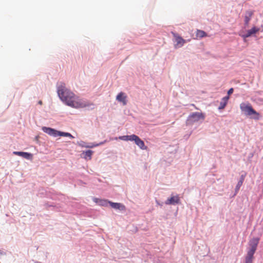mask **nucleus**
<instances>
[{
    "instance_id": "obj_3",
    "label": "nucleus",
    "mask_w": 263,
    "mask_h": 263,
    "mask_svg": "<svg viewBox=\"0 0 263 263\" xmlns=\"http://www.w3.org/2000/svg\"><path fill=\"white\" fill-rule=\"evenodd\" d=\"M240 108L242 111H243L247 115H255L256 117H255V119H258L259 114L256 112L252 107L250 103L246 104L242 103L240 105Z\"/></svg>"
},
{
    "instance_id": "obj_12",
    "label": "nucleus",
    "mask_w": 263,
    "mask_h": 263,
    "mask_svg": "<svg viewBox=\"0 0 263 263\" xmlns=\"http://www.w3.org/2000/svg\"><path fill=\"white\" fill-rule=\"evenodd\" d=\"M259 239L257 238H253L250 242V246H251V249L250 250H252L253 251H256L257 245L258 243Z\"/></svg>"
},
{
    "instance_id": "obj_6",
    "label": "nucleus",
    "mask_w": 263,
    "mask_h": 263,
    "mask_svg": "<svg viewBox=\"0 0 263 263\" xmlns=\"http://www.w3.org/2000/svg\"><path fill=\"white\" fill-rule=\"evenodd\" d=\"M180 202V197L178 195L173 196L168 198L165 202V203L167 205H174L175 204H178Z\"/></svg>"
},
{
    "instance_id": "obj_22",
    "label": "nucleus",
    "mask_w": 263,
    "mask_h": 263,
    "mask_svg": "<svg viewBox=\"0 0 263 263\" xmlns=\"http://www.w3.org/2000/svg\"><path fill=\"white\" fill-rule=\"evenodd\" d=\"M233 90H233V88H230V89L228 90V96H229V95H230L231 94H232V93L233 92Z\"/></svg>"
},
{
    "instance_id": "obj_20",
    "label": "nucleus",
    "mask_w": 263,
    "mask_h": 263,
    "mask_svg": "<svg viewBox=\"0 0 263 263\" xmlns=\"http://www.w3.org/2000/svg\"><path fill=\"white\" fill-rule=\"evenodd\" d=\"M92 151H90V150H88L87 151H86L85 153H84V157L85 158H89V159H91V155L92 154Z\"/></svg>"
},
{
    "instance_id": "obj_18",
    "label": "nucleus",
    "mask_w": 263,
    "mask_h": 263,
    "mask_svg": "<svg viewBox=\"0 0 263 263\" xmlns=\"http://www.w3.org/2000/svg\"><path fill=\"white\" fill-rule=\"evenodd\" d=\"M244 179H245V176L243 175H241L240 180L238 181V182L237 183V184L236 186V189H235L236 191H238L239 190L240 186L242 185V184L243 183Z\"/></svg>"
},
{
    "instance_id": "obj_4",
    "label": "nucleus",
    "mask_w": 263,
    "mask_h": 263,
    "mask_svg": "<svg viewBox=\"0 0 263 263\" xmlns=\"http://www.w3.org/2000/svg\"><path fill=\"white\" fill-rule=\"evenodd\" d=\"M205 119V115L202 112H195L190 115L188 117V121L191 122H198L200 120H203Z\"/></svg>"
},
{
    "instance_id": "obj_9",
    "label": "nucleus",
    "mask_w": 263,
    "mask_h": 263,
    "mask_svg": "<svg viewBox=\"0 0 263 263\" xmlns=\"http://www.w3.org/2000/svg\"><path fill=\"white\" fill-rule=\"evenodd\" d=\"M126 98V95L122 92H120L116 97L117 100L119 102H122L124 105H125L127 104Z\"/></svg>"
},
{
    "instance_id": "obj_8",
    "label": "nucleus",
    "mask_w": 263,
    "mask_h": 263,
    "mask_svg": "<svg viewBox=\"0 0 263 263\" xmlns=\"http://www.w3.org/2000/svg\"><path fill=\"white\" fill-rule=\"evenodd\" d=\"M259 30V29L258 28H257L256 27H253L252 28H251L250 30H248L247 32V33L245 34H243L242 35V37L243 39H246L248 37H250L252 35L257 33Z\"/></svg>"
},
{
    "instance_id": "obj_14",
    "label": "nucleus",
    "mask_w": 263,
    "mask_h": 263,
    "mask_svg": "<svg viewBox=\"0 0 263 263\" xmlns=\"http://www.w3.org/2000/svg\"><path fill=\"white\" fill-rule=\"evenodd\" d=\"M109 204L112 208L115 209H119L120 210H125V206L120 203H115V202H112L110 201V202H109Z\"/></svg>"
},
{
    "instance_id": "obj_17",
    "label": "nucleus",
    "mask_w": 263,
    "mask_h": 263,
    "mask_svg": "<svg viewBox=\"0 0 263 263\" xmlns=\"http://www.w3.org/2000/svg\"><path fill=\"white\" fill-rule=\"evenodd\" d=\"M253 12L251 11H248L246 12V15L245 17V23L246 25L249 24V23L253 15Z\"/></svg>"
},
{
    "instance_id": "obj_1",
    "label": "nucleus",
    "mask_w": 263,
    "mask_h": 263,
    "mask_svg": "<svg viewBox=\"0 0 263 263\" xmlns=\"http://www.w3.org/2000/svg\"><path fill=\"white\" fill-rule=\"evenodd\" d=\"M58 93L61 100L69 106L74 108H83L87 106L85 101L76 96L72 91L61 85L58 87Z\"/></svg>"
},
{
    "instance_id": "obj_23",
    "label": "nucleus",
    "mask_w": 263,
    "mask_h": 263,
    "mask_svg": "<svg viewBox=\"0 0 263 263\" xmlns=\"http://www.w3.org/2000/svg\"><path fill=\"white\" fill-rule=\"evenodd\" d=\"M39 104H40V105L42 104V101H40L39 102Z\"/></svg>"
},
{
    "instance_id": "obj_15",
    "label": "nucleus",
    "mask_w": 263,
    "mask_h": 263,
    "mask_svg": "<svg viewBox=\"0 0 263 263\" xmlns=\"http://www.w3.org/2000/svg\"><path fill=\"white\" fill-rule=\"evenodd\" d=\"M229 99V96H226L222 98L221 102L220 103V105L218 107L219 109H223L228 103V101Z\"/></svg>"
},
{
    "instance_id": "obj_2",
    "label": "nucleus",
    "mask_w": 263,
    "mask_h": 263,
    "mask_svg": "<svg viewBox=\"0 0 263 263\" xmlns=\"http://www.w3.org/2000/svg\"><path fill=\"white\" fill-rule=\"evenodd\" d=\"M119 139L123 141H134L135 144L138 146L141 149H147V146L145 145L144 142L137 135H132L129 136H120Z\"/></svg>"
},
{
    "instance_id": "obj_5",
    "label": "nucleus",
    "mask_w": 263,
    "mask_h": 263,
    "mask_svg": "<svg viewBox=\"0 0 263 263\" xmlns=\"http://www.w3.org/2000/svg\"><path fill=\"white\" fill-rule=\"evenodd\" d=\"M173 34L175 37V41L177 43V44L175 45L176 48L181 47L186 43V41L178 34L174 33Z\"/></svg>"
},
{
    "instance_id": "obj_7",
    "label": "nucleus",
    "mask_w": 263,
    "mask_h": 263,
    "mask_svg": "<svg viewBox=\"0 0 263 263\" xmlns=\"http://www.w3.org/2000/svg\"><path fill=\"white\" fill-rule=\"evenodd\" d=\"M42 130L50 136L56 137L58 136L59 131L50 127H43Z\"/></svg>"
},
{
    "instance_id": "obj_21",
    "label": "nucleus",
    "mask_w": 263,
    "mask_h": 263,
    "mask_svg": "<svg viewBox=\"0 0 263 263\" xmlns=\"http://www.w3.org/2000/svg\"><path fill=\"white\" fill-rule=\"evenodd\" d=\"M104 142H101L99 144H94V145H91V146H88L87 147H95V146H99V145L100 144H103Z\"/></svg>"
},
{
    "instance_id": "obj_19",
    "label": "nucleus",
    "mask_w": 263,
    "mask_h": 263,
    "mask_svg": "<svg viewBox=\"0 0 263 263\" xmlns=\"http://www.w3.org/2000/svg\"><path fill=\"white\" fill-rule=\"evenodd\" d=\"M58 136L69 137L72 139H73L74 138L70 133L61 132H59V131Z\"/></svg>"
},
{
    "instance_id": "obj_16",
    "label": "nucleus",
    "mask_w": 263,
    "mask_h": 263,
    "mask_svg": "<svg viewBox=\"0 0 263 263\" xmlns=\"http://www.w3.org/2000/svg\"><path fill=\"white\" fill-rule=\"evenodd\" d=\"M208 35L203 30L197 29L196 33V39H201L207 36Z\"/></svg>"
},
{
    "instance_id": "obj_13",
    "label": "nucleus",
    "mask_w": 263,
    "mask_h": 263,
    "mask_svg": "<svg viewBox=\"0 0 263 263\" xmlns=\"http://www.w3.org/2000/svg\"><path fill=\"white\" fill-rule=\"evenodd\" d=\"M255 252V251H253L252 250L248 251L247 255L246 257L245 263H252L253 255Z\"/></svg>"
},
{
    "instance_id": "obj_10",
    "label": "nucleus",
    "mask_w": 263,
    "mask_h": 263,
    "mask_svg": "<svg viewBox=\"0 0 263 263\" xmlns=\"http://www.w3.org/2000/svg\"><path fill=\"white\" fill-rule=\"evenodd\" d=\"M93 201L95 202H96V203H97L98 204H99V205L104 206H107L108 204H109V202H110L109 201H108L105 199H101L97 198L96 197H94L93 198Z\"/></svg>"
},
{
    "instance_id": "obj_11",
    "label": "nucleus",
    "mask_w": 263,
    "mask_h": 263,
    "mask_svg": "<svg viewBox=\"0 0 263 263\" xmlns=\"http://www.w3.org/2000/svg\"><path fill=\"white\" fill-rule=\"evenodd\" d=\"M13 154L19 156L23 157L27 159H31L32 155L30 153L23 152H13Z\"/></svg>"
},
{
    "instance_id": "obj_24",
    "label": "nucleus",
    "mask_w": 263,
    "mask_h": 263,
    "mask_svg": "<svg viewBox=\"0 0 263 263\" xmlns=\"http://www.w3.org/2000/svg\"><path fill=\"white\" fill-rule=\"evenodd\" d=\"M192 106H194L195 107V108L197 109V107L195 106V105L194 104H192Z\"/></svg>"
}]
</instances>
